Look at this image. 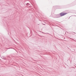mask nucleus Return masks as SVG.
<instances>
[{"label":"nucleus","instance_id":"nucleus-1","mask_svg":"<svg viewBox=\"0 0 76 76\" xmlns=\"http://www.w3.org/2000/svg\"><path fill=\"white\" fill-rule=\"evenodd\" d=\"M67 14V13L64 12H61L60 14V15L61 16H64V15H66Z\"/></svg>","mask_w":76,"mask_h":76}]
</instances>
